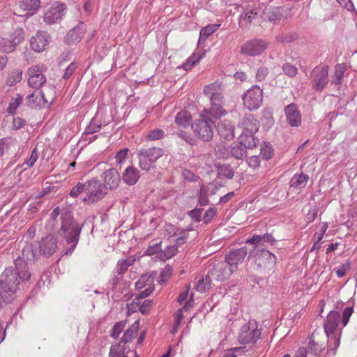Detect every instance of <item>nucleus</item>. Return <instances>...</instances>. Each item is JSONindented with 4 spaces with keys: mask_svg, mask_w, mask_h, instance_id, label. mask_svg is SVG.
<instances>
[{
    "mask_svg": "<svg viewBox=\"0 0 357 357\" xmlns=\"http://www.w3.org/2000/svg\"><path fill=\"white\" fill-rule=\"evenodd\" d=\"M286 120L292 127H298L301 124V114L295 104H290L284 109Z\"/></svg>",
    "mask_w": 357,
    "mask_h": 357,
    "instance_id": "nucleus-20",
    "label": "nucleus"
},
{
    "mask_svg": "<svg viewBox=\"0 0 357 357\" xmlns=\"http://www.w3.org/2000/svg\"><path fill=\"white\" fill-rule=\"evenodd\" d=\"M172 274V268L167 265L165 267L161 270L159 279L158 280V282L159 283H163L166 282L168 279L170 278L171 275Z\"/></svg>",
    "mask_w": 357,
    "mask_h": 357,
    "instance_id": "nucleus-45",
    "label": "nucleus"
},
{
    "mask_svg": "<svg viewBox=\"0 0 357 357\" xmlns=\"http://www.w3.org/2000/svg\"><path fill=\"white\" fill-rule=\"evenodd\" d=\"M139 330V321H135V323L124 333L123 337L121 339L120 343H128L130 342L133 337L137 333Z\"/></svg>",
    "mask_w": 357,
    "mask_h": 357,
    "instance_id": "nucleus-31",
    "label": "nucleus"
},
{
    "mask_svg": "<svg viewBox=\"0 0 357 357\" xmlns=\"http://www.w3.org/2000/svg\"><path fill=\"white\" fill-rule=\"evenodd\" d=\"M101 179L102 185L105 187L107 192L108 190L117 189L121 183V176L117 169L114 167L105 170L101 174Z\"/></svg>",
    "mask_w": 357,
    "mask_h": 357,
    "instance_id": "nucleus-11",
    "label": "nucleus"
},
{
    "mask_svg": "<svg viewBox=\"0 0 357 357\" xmlns=\"http://www.w3.org/2000/svg\"><path fill=\"white\" fill-rule=\"evenodd\" d=\"M283 70L286 75L290 77L295 76L298 71L297 68L290 63H285L283 66Z\"/></svg>",
    "mask_w": 357,
    "mask_h": 357,
    "instance_id": "nucleus-63",
    "label": "nucleus"
},
{
    "mask_svg": "<svg viewBox=\"0 0 357 357\" xmlns=\"http://www.w3.org/2000/svg\"><path fill=\"white\" fill-rule=\"evenodd\" d=\"M191 118V114L188 111L182 110L176 114L175 123L178 126L186 128L189 126Z\"/></svg>",
    "mask_w": 357,
    "mask_h": 357,
    "instance_id": "nucleus-30",
    "label": "nucleus"
},
{
    "mask_svg": "<svg viewBox=\"0 0 357 357\" xmlns=\"http://www.w3.org/2000/svg\"><path fill=\"white\" fill-rule=\"evenodd\" d=\"M26 124V121L24 119L20 117H15L13 118V123H12V129L15 130H17L23 128Z\"/></svg>",
    "mask_w": 357,
    "mask_h": 357,
    "instance_id": "nucleus-64",
    "label": "nucleus"
},
{
    "mask_svg": "<svg viewBox=\"0 0 357 357\" xmlns=\"http://www.w3.org/2000/svg\"><path fill=\"white\" fill-rule=\"evenodd\" d=\"M340 320V314L337 311L331 310L328 314L324 323V332L327 336L336 333L335 331Z\"/></svg>",
    "mask_w": 357,
    "mask_h": 357,
    "instance_id": "nucleus-18",
    "label": "nucleus"
},
{
    "mask_svg": "<svg viewBox=\"0 0 357 357\" xmlns=\"http://www.w3.org/2000/svg\"><path fill=\"white\" fill-rule=\"evenodd\" d=\"M163 154L164 150L159 147L141 149L138 154L139 167L144 170L151 169Z\"/></svg>",
    "mask_w": 357,
    "mask_h": 357,
    "instance_id": "nucleus-7",
    "label": "nucleus"
},
{
    "mask_svg": "<svg viewBox=\"0 0 357 357\" xmlns=\"http://www.w3.org/2000/svg\"><path fill=\"white\" fill-rule=\"evenodd\" d=\"M344 67L342 64H337L335 66V72L333 78V82L335 84H340L342 78L344 75Z\"/></svg>",
    "mask_w": 357,
    "mask_h": 357,
    "instance_id": "nucleus-52",
    "label": "nucleus"
},
{
    "mask_svg": "<svg viewBox=\"0 0 357 357\" xmlns=\"http://www.w3.org/2000/svg\"><path fill=\"white\" fill-rule=\"evenodd\" d=\"M178 136L185 140L188 144L193 145L195 143V138L192 136V135L189 132H187L184 130H180L177 133Z\"/></svg>",
    "mask_w": 357,
    "mask_h": 357,
    "instance_id": "nucleus-59",
    "label": "nucleus"
},
{
    "mask_svg": "<svg viewBox=\"0 0 357 357\" xmlns=\"http://www.w3.org/2000/svg\"><path fill=\"white\" fill-rule=\"evenodd\" d=\"M192 302V294L191 295L190 300L188 301L185 305L180 310H178L177 314H176V323H177V326H179L181 321L183 318L182 311L183 310H188L191 306V303Z\"/></svg>",
    "mask_w": 357,
    "mask_h": 357,
    "instance_id": "nucleus-54",
    "label": "nucleus"
},
{
    "mask_svg": "<svg viewBox=\"0 0 357 357\" xmlns=\"http://www.w3.org/2000/svg\"><path fill=\"white\" fill-rule=\"evenodd\" d=\"M312 87L316 91H322L328 82V67L317 66L312 71Z\"/></svg>",
    "mask_w": 357,
    "mask_h": 357,
    "instance_id": "nucleus-12",
    "label": "nucleus"
},
{
    "mask_svg": "<svg viewBox=\"0 0 357 357\" xmlns=\"http://www.w3.org/2000/svg\"><path fill=\"white\" fill-rule=\"evenodd\" d=\"M189 229H182V231H180V235L176 236L173 238V241L175 242V244L174 245H176V248H178V245H181L183 244L185 242V240L188 238V231Z\"/></svg>",
    "mask_w": 357,
    "mask_h": 357,
    "instance_id": "nucleus-51",
    "label": "nucleus"
},
{
    "mask_svg": "<svg viewBox=\"0 0 357 357\" xmlns=\"http://www.w3.org/2000/svg\"><path fill=\"white\" fill-rule=\"evenodd\" d=\"M82 227L79 225H61L59 234L66 240L70 247L65 252V255H70L75 250L79 238Z\"/></svg>",
    "mask_w": 357,
    "mask_h": 357,
    "instance_id": "nucleus-8",
    "label": "nucleus"
},
{
    "mask_svg": "<svg viewBox=\"0 0 357 357\" xmlns=\"http://www.w3.org/2000/svg\"><path fill=\"white\" fill-rule=\"evenodd\" d=\"M86 24L83 22H79L78 24L71 29L66 36V42L68 44H76L81 41L84 33L86 32Z\"/></svg>",
    "mask_w": 357,
    "mask_h": 357,
    "instance_id": "nucleus-21",
    "label": "nucleus"
},
{
    "mask_svg": "<svg viewBox=\"0 0 357 357\" xmlns=\"http://www.w3.org/2000/svg\"><path fill=\"white\" fill-rule=\"evenodd\" d=\"M22 102V97L17 94V96L15 98H13L9 102L7 108L8 113L13 114Z\"/></svg>",
    "mask_w": 357,
    "mask_h": 357,
    "instance_id": "nucleus-38",
    "label": "nucleus"
},
{
    "mask_svg": "<svg viewBox=\"0 0 357 357\" xmlns=\"http://www.w3.org/2000/svg\"><path fill=\"white\" fill-rule=\"evenodd\" d=\"M101 126L102 124L99 121H97L95 118L92 119L89 125L86 128L84 134L88 135L98 132L100 130Z\"/></svg>",
    "mask_w": 357,
    "mask_h": 357,
    "instance_id": "nucleus-37",
    "label": "nucleus"
},
{
    "mask_svg": "<svg viewBox=\"0 0 357 357\" xmlns=\"http://www.w3.org/2000/svg\"><path fill=\"white\" fill-rule=\"evenodd\" d=\"M234 127L229 120L220 122L217 126V131L220 137L225 140H231L234 138Z\"/></svg>",
    "mask_w": 357,
    "mask_h": 357,
    "instance_id": "nucleus-26",
    "label": "nucleus"
},
{
    "mask_svg": "<svg viewBox=\"0 0 357 357\" xmlns=\"http://www.w3.org/2000/svg\"><path fill=\"white\" fill-rule=\"evenodd\" d=\"M296 36L292 33H282L277 36V40L281 43H289L293 42Z\"/></svg>",
    "mask_w": 357,
    "mask_h": 357,
    "instance_id": "nucleus-55",
    "label": "nucleus"
},
{
    "mask_svg": "<svg viewBox=\"0 0 357 357\" xmlns=\"http://www.w3.org/2000/svg\"><path fill=\"white\" fill-rule=\"evenodd\" d=\"M353 312H354L353 307H347L346 308L344 309L343 312H342V319L341 321L342 327H345L347 325V324L349 321V319H350L351 316L352 315Z\"/></svg>",
    "mask_w": 357,
    "mask_h": 357,
    "instance_id": "nucleus-53",
    "label": "nucleus"
},
{
    "mask_svg": "<svg viewBox=\"0 0 357 357\" xmlns=\"http://www.w3.org/2000/svg\"><path fill=\"white\" fill-rule=\"evenodd\" d=\"M128 153V149H127V148H124V149L120 150L119 151H118L115 156L116 164H118V165L122 164L123 162L127 158Z\"/></svg>",
    "mask_w": 357,
    "mask_h": 357,
    "instance_id": "nucleus-61",
    "label": "nucleus"
},
{
    "mask_svg": "<svg viewBox=\"0 0 357 357\" xmlns=\"http://www.w3.org/2000/svg\"><path fill=\"white\" fill-rule=\"evenodd\" d=\"M260 151L261 155L266 160L270 159L273 153L271 145L266 142L263 143L261 145Z\"/></svg>",
    "mask_w": 357,
    "mask_h": 357,
    "instance_id": "nucleus-46",
    "label": "nucleus"
},
{
    "mask_svg": "<svg viewBox=\"0 0 357 357\" xmlns=\"http://www.w3.org/2000/svg\"><path fill=\"white\" fill-rule=\"evenodd\" d=\"M20 8L27 12V15L35 14L40 7V0H22L19 2Z\"/></svg>",
    "mask_w": 357,
    "mask_h": 357,
    "instance_id": "nucleus-28",
    "label": "nucleus"
},
{
    "mask_svg": "<svg viewBox=\"0 0 357 357\" xmlns=\"http://www.w3.org/2000/svg\"><path fill=\"white\" fill-rule=\"evenodd\" d=\"M151 304L152 301L150 299L144 300L143 302H142V300H139V310L142 314H146L149 312Z\"/></svg>",
    "mask_w": 357,
    "mask_h": 357,
    "instance_id": "nucleus-60",
    "label": "nucleus"
},
{
    "mask_svg": "<svg viewBox=\"0 0 357 357\" xmlns=\"http://www.w3.org/2000/svg\"><path fill=\"white\" fill-rule=\"evenodd\" d=\"M38 158H39V153H38V149H37V148H35L31 151V153L29 158L26 160L24 161L22 166L26 165V167H28V168H31V167H33L36 162L38 160Z\"/></svg>",
    "mask_w": 357,
    "mask_h": 357,
    "instance_id": "nucleus-43",
    "label": "nucleus"
},
{
    "mask_svg": "<svg viewBox=\"0 0 357 357\" xmlns=\"http://www.w3.org/2000/svg\"><path fill=\"white\" fill-rule=\"evenodd\" d=\"M140 177L139 171L138 169L134 167L133 166H129L122 174L123 181L129 185H135L139 180Z\"/></svg>",
    "mask_w": 357,
    "mask_h": 357,
    "instance_id": "nucleus-27",
    "label": "nucleus"
},
{
    "mask_svg": "<svg viewBox=\"0 0 357 357\" xmlns=\"http://www.w3.org/2000/svg\"><path fill=\"white\" fill-rule=\"evenodd\" d=\"M107 194L105 187L96 178H92L85 182V195L82 201L86 204H95Z\"/></svg>",
    "mask_w": 357,
    "mask_h": 357,
    "instance_id": "nucleus-5",
    "label": "nucleus"
},
{
    "mask_svg": "<svg viewBox=\"0 0 357 357\" xmlns=\"http://www.w3.org/2000/svg\"><path fill=\"white\" fill-rule=\"evenodd\" d=\"M277 241L270 233H266L263 235H254L252 238L247 239V243L255 245V246L261 245L265 248L267 245H274Z\"/></svg>",
    "mask_w": 357,
    "mask_h": 357,
    "instance_id": "nucleus-24",
    "label": "nucleus"
},
{
    "mask_svg": "<svg viewBox=\"0 0 357 357\" xmlns=\"http://www.w3.org/2000/svg\"><path fill=\"white\" fill-rule=\"evenodd\" d=\"M22 257L26 260L31 261L35 258L34 253L32 250V245H27L22 250Z\"/></svg>",
    "mask_w": 357,
    "mask_h": 357,
    "instance_id": "nucleus-62",
    "label": "nucleus"
},
{
    "mask_svg": "<svg viewBox=\"0 0 357 357\" xmlns=\"http://www.w3.org/2000/svg\"><path fill=\"white\" fill-rule=\"evenodd\" d=\"M268 47L266 41L255 38L247 43V55L257 56L263 53Z\"/></svg>",
    "mask_w": 357,
    "mask_h": 357,
    "instance_id": "nucleus-23",
    "label": "nucleus"
},
{
    "mask_svg": "<svg viewBox=\"0 0 357 357\" xmlns=\"http://www.w3.org/2000/svg\"><path fill=\"white\" fill-rule=\"evenodd\" d=\"M165 135V132L160 128H155L149 131L146 139L150 141H155L162 139Z\"/></svg>",
    "mask_w": 357,
    "mask_h": 357,
    "instance_id": "nucleus-42",
    "label": "nucleus"
},
{
    "mask_svg": "<svg viewBox=\"0 0 357 357\" xmlns=\"http://www.w3.org/2000/svg\"><path fill=\"white\" fill-rule=\"evenodd\" d=\"M307 346L309 351L317 356H320L321 353L324 349L321 346L317 344L313 340H310L308 342Z\"/></svg>",
    "mask_w": 357,
    "mask_h": 357,
    "instance_id": "nucleus-50",
    "label": "nucleus"
},
{
    "mask_svg": "<svg viewBox=\"0 0 357 357\" xmlns=\"http://www.w3.org/2000/svg\"><path fill=\"white\" fill-rule=\"evenodd\" d=\"M328 337V343L329 344L330 349L328 354H331L333 356L335 354V351L340 346V333H333V335Z\"/></svg>",
    "mask_w": 357,
    "mask_h": 357,
    "instance_id": "nucleus-34",
    "label": "nucleus"
},
{
    "mask_svg": "<svg viewBox=\"0 0 357 357\" xmlns=\"http://www.w3.org/2000/svg\"><path fill=\"white\" fill-rule=\"evenodd\" d=\"M46 68L44 65H36L29 68L28 70L29 86L33 89H39L46 82V77L43 74Z\"/></svg>",
    "mask_w": 357,
    "mask_h": 357,
    "instance_id": "nucleus-10",
    "label": "nucleus"
},
{
    "mask_svg": "<svg viewBox=\"0 0 357 357\" xmlns=\"http://www.w3.org/2000/svg\"><path fill=\"white\" fill-rule=\"evenodd\" d=\"M245 257V250L244 248L230 252L225 261L210 262L207 275L211 280L224 281L236 270L238 264L243 262Z\"/></svg>",
    "mask_w": 357,
    "mask_h": 357,
    "instance_id": "nucleus-2",
    "label": "nucleus"
},
{
    "mask_svg": "<svg viewBox=\"0 0 357 357\" xmlns=\"http://www.w3.org/2000/svg\"><path fill=\"white\" fill-rule=\"evenodd\" d=\"M53 102V99H47L44 93L36 89L32 93L26 97V104L32 109L43 108L47 107Z\"/></svg>",
    "mask_w": 357,
    "mask_h": 357,
    "instance_id": "nucleus-13",
    "label": "nucleus"
},
{
    "mask_svg": "<svg viewBox=\"0 0 357 357\" xmlns=\"http://www.w3.org/2000/svg\"><path fill=\"white\" fill-rule=\"evenodd\" d=\"M83 192L85 193V183H78L70 190L69 196L73 198H76Z\"/></svg>",
    "mask_w": 357,
    "mask_h": 357,
    "instance_id": "nucleus-48",
    "label": "nucleus"
},
{
    "mask_svg": "<svg viewBox=\"0 0 357 357\" xmlns=\"http://www.w3.org/2000/svg\"><path fill=\"white\" fill-rule=\"evenodd\" d=\"M308 176L305 174L296 175L294 178L293 186L298 188H304L307 182Z\"/></svg>",
    "mask_w": 357,
    "mask_h": 357,
    "instance_id": "nucleus-41",
    "label": "nucleus"
},
{
    "mask_svg": "<svg viewBox=\"0 0 357 357\" xmlns=\"http://www.w3.org/2000/svg\"><path fill=\"white\" fill-rule=\"evenodd\" d=\"M57 238L54 235H47L40 241V252L47 257L52 255L57 249Z\"/></svg>",
    "mask_w": 357,
    "mask_h": 357,
    "instance_id": "nucleus-15",
    "label": "nucleus"
},
{
    "mask_svg": "<svg viewBox=\"0 0 357 357\" xmlns=\"http://www.w3.org/2000/svg\"><path fill=\"white\" fill-rule=\"evenodd\" d=\"M262 98V90L258 86H254L247 91L248 108L250 110L259 108L261 105Z\"/></svg>",
    "mask_w": 357,
    "mask_h": 357,
    "instance_id": "nucleus-17",
    "label": "nucleus"
},
{
    "mask_svg": "<svg viewBox=\"0 0 357 357\" xmlns=\"http://www.w3.org/2000/svg\"><path fill=\"white\" fill-rule=\"evenodd\" d=\"M220 84L216 82L206 86L204 89V93L210 98L211 107L208 109L204 108L203 112L208 114L214 118L219 119L227 113L223 109L224 97L221 93L217 91Z\"/></svg>",
    "mask_w": 357,
    "mask_h": 357,
    "instance_id": "nucleus-3",
    "label": "nucleus"
},
{
    "mask_svg": "<svg viewBox=\"0 0 357 357\" xmlns=\"http://www.w3.org/2000/svg\"><path fill=\"white\" fill-rule=\"evenodd\" d=\"M188 215L190 217L192 221L199 222L202 220V209L194 208L188 211Z\"/></svg>",
    "mask_w": 357,
    "mask_h": 357,
    "instance_id": "nucleus-58",
    "label": "nucleus"
},
{
    "mask_svg": "<svg viewBox=\"0 0 357 357\" xmlns=\"http://www.w3.org/2000/svg\"><path fill=\"white\" fill-rule=\"evenodd\" d=\"M220 24H208L200 31L199 43L202 40L204 41L210 35L215 33L220 27Z\"/></svg>",
    "mask_w": 357,
    "mask_h": 357,
    "instance_id": "nucleus-33",
    "label": "nucleus"
},
{
    "mask_svg": "<svg viewBox=\"0 0 357 357\" xmlns=\"http://www.w3.org/2000/svg\"><path fill=\"white\" fill-rule=\"evenodd\" d=\"M217 168L218 176L219 178H227L229 179L233 178L234 173L230 165L226 164H218L217 165Z\"/></svg>",
    "mask_w": 357,
    "mask_h": 357,
    "instance_id": "nucleus-32",
    "label": "nucleus"
},
{
    "mask_svg": "<svg viewBox=\"0 0 357 357\" xmlns=\"http://www.w3.org/2000/svg\"><path fill=\"white\" fill-rule=\"evenodd\" d=\"M254 258L255 265L258 268H271L276 263V257L261 245L254 246L253 249L250 250L248 259Z\"/></svg>",
    "mask_w": 357,
    "mask_h": 357,
    "instance_id": "nucleus-6",
    "label": "nucleus"
},
{
    "mask_svg": "<svg viewBox=\"0 0 357 357\" xmlns=\"http://www.w3.org/2000/svg\"><path fill=\"white\" fill-rule=\"evenodd\" d=\"M261 329L258 328V323L255 319H250L247 323V344H255L260 338Z\"/></svg>",
    "mask_w": 357,
    "mask_h": 357,
    "instance_id": "nucleus-25",
    "label": "nucleus"
},
{
    "mask_svg": "<svg viewBox=\"0 0 357 357\" xmlns=\"http://www.w3.org/2000/svg\"><path fill=\"white\" fill-rule=\"evenodd\" d=\"M145 252L148 255L158 254V257L160 258V253L162 252L160 243H157L153 245L149 246Z\"/></svg>",
    "mask_w": 357,
    "mask_h": 357,
    "instance_id": "nucleus-57",
    "label": "nucleus"
},
{
    "mask_svg": "<svg viewBox=\"0 0 357 357\" xmlns=\"http://www.w3.org/2000/svg\"><path fill=\"white\" fill-rule=\"evenodd\" d=\"M165 231L167 232V235L169 238H174L176 236L180 235V231L182 229L178 228L176 225H165Z\"/></svg>",
    "mask_w": 357,
    "mask_h": 357,
    "instance_id": "nucleus-49",
    "label": "nucleus"
},
{
    "mask_svg": "<svg viewBox=\"0 0 357 357\" xmlns=\"http://www.w3.org/2000/svg\"><path fill=\"white\" fill-rule=\"evenodd\" d=\"M31 278L27 263L24 259L19 258L15 261V267L6 268L0 276L1 298L5 302L11 303L16 298L20 290L21 282H25Z\"/></svg>",
    "mask_w": 357,
    "mask_h": 357,
    "instance_id": "nucleus-1",
    "label": "nucleus"
},
{
    "mask_svg": "<svg viewBox=\"0 0 357 357\" xmlns=\"http://www.w3.org/2000/svg\"><path fill=\"white\" fill-rule=\"evenodd\" d=\"M243 133L244 131L242 132L239 137L238 143L232 146L230 150L231 155L237 159H242L245 154V144L243 136Z\"/></svg>",
    "mask_w": 357,
    "mask_h": 357,
    "instance_id": "nucleus-29",
    "label": "nucleus"
},
{
    "mask_svg": "<svg viewBox=\"0 0 357 357\" xmlns=\"http://www.w3.org/2000/svg\"><path fill=\"white\" fill-rule=\"evenodd\" d=\"M215 155L221 159H227L230 155V150L224 145H218L215 148Z\"/></svg>",
    "mask_w": 357,
    "mask_h": 357,
    "instance_id": "nucleus-39",
    "label": "nucleus"
},
{
    "mask_svg": "<svg viewBox=\"0 0 357 357\" xmlns=\"http://www.w3.org/2000/svg\"><path fill=\"white\" fill-rule=\"evenodd\" d=\"M259 128V122L253 116L247 118V145L248 148H252L257 145L259 140L254 137V134L258 132Z\"/></svg>",
    "mask_w": 357,
    "mask_h": 357,
    "instance_id": "nucleus-16",
    "label": "nucleus"
},
{
    "mask_svg": "<svg viewBox=\"0 0 357 357\" xmlns=\"http://www.w3.org/2000/svg\"><path fill=\"white\" fill-rule=\"evenodd\" d=\"M145 297H142L141 295L137 294L132 302L127 304L128 314H130L139 310V300H142Z\"/></svg>",
    "mask_w": 357,
    "mask_h": 357,
    "instance_id": "nucleus-40",
    "label": "nucleus"
},
{
    "mask_svg": "<svg viewBox=\"0 0 357 357\" xmlns=\"http://www.w3.org/2000/svg\"><path fill=\"white\" fill-rule=\"evenodd\" d=\"M211 279L208 275L198 280L195 286V289L202 293L208 291L211 287Z\"/></svg>",
    "mask_w": 357,
    "mask_h": 357,
    "instance_id": "nucleus-35",
    "label": "nucleus"
},
{
    "mask_svg": "<svg viewBox=\"0 0 357 357\" xmlns=\"http://www.w3.org/2000/svg\"><path fill=\"white\" fill-rule=\"evenodd\" d=\"M215 123L204 114L191 125L194 134L204 142H210L214 134Z\"/></svg>",
    "mask_w": 357,
    "mask_h": 357,
    "instance_id": "nucleus-4",
    "label": "nucleus"
},
{
    "mask_svg": "<svg viewBox=\"0 0 357 357\" xmlns=\"http://www.w3.org/2000/svg\"><path fill=\"white\" fill-rule=\"evenodd\" d=\"M351 264L349 261L342 264L337 268L335 273L339 278L344 277L347 271L350 270Z\"/></svg>",
    "mask_w": 357,
    "mask_h": 357,
    "instance_id": "nucleus-56",
    "label": "nucleus"
},
{
    "mask_svg": "<svg viewBox=\"0 0 357 357\" xmlns=\"http://www.w3.org/2000/svg\"><path fill=\"white\" fill-rule=\"evenodd\" d=\"M135 258L134 257H128L126 259H122L118 261L115 267V271L117 273V275H114V278H113L110 281L112 285H115L118 283L122 275L126 273L128 268L135 263Z\"/></svg>",
    "mask_w": 357,
    "mask_h": 357,
    "instance_id": "nucleus-19",
    "label": "nucleus"
},
{
    "mask_svg": "<svg viewBox=\"0 0 357 357\" xmlns=\"http://www.w3.org/2000/svg\"><path fill=\"white\" fill-rule=\"evenodd\" d=\"M153 278L150 275H142L135 283V287L138 290L144 288V290L142 291L139 295H141L142 297L149 296L153 290Z\"/></svg>",
    "mask_w": 357,
    "mask_h": 357,
    "instance_id": "nucleus-22",
    "label": "nucleus"
},
{
    "mask_svg": "<svg viewBox=\"0 0 357 357\" xmlns=\"http://www.w3.org/2000/svg\"><path fill=\"white\" fill-rule=\"evenodd\" d=\"M51 40L50 35L43 31H38L30 40L31 49L36 52H43Z\"/></svg>",
    "mask_w": 357,
    "mask_h": 357,
    "instance_id": "nucleus-14",
    "label": "nucleus"
},
{
    "mask_svg": "<svg viewBox=\"0 0 357 357\" xmlns=\"http://www.w3.org/2000/svg\"><path fill=\"white\" fill-rule=\"evenodd\" d=\"M177 252L178 248L176 245H172L167 246L164 251L160 253V259L162 261H165L175 256Z\"/></svg>",
    "mask_w": 357,
    "mask_h": 357,
    "instance_id": "nucleus-36",
    "label": "nucleus"
},
{
    "mask_svg": "<svg viewBox=\"0 0 357 357\" xmlns=\"http://www.w3.org/2000/svg\"><path fill=\"white\" fill-rule=\"evenodd\" d=\"M67 7L64 3L55 1L45 12L44 22L48 24H52L60 21L65 15Z\"/></svg>",
    "mask_w": 357,
    "mask_h": 357,
    "instance_id": "nucleus-9",
    "label": "nucleus"
},
{
    "mask_svg": "<svg viewBox=\"0 0 357 357\" xmlns=\"http://www.w3.org/2000/svg\"><path fill=\"white\" fill-rule=\"evenodd\" d=\"M123 353L124 348L121 344L112 345L110 348L109 357H127Z\"/></svg>",
    "mask_w": 357,
    "mask_h": 357,
    "instance_id": "nucleus-44",
    "label": "nucleus"
},
{
    "mask_svg": "<svg viewBox=\"0 0 357 357\" xmlns=\"http://www.w3.org/2000/svg\"><path fill=\"white\" fill-rule=\"evenodd\" d=\"M126 321H119L114 324L111 331V336L117 338L126 327Z\"/></svg>",
    "mask_w": 357,
    "mask_h": 357,
    "instance_id": "nucleus-47",
    "label": "nucleus"
}]
</instances>
